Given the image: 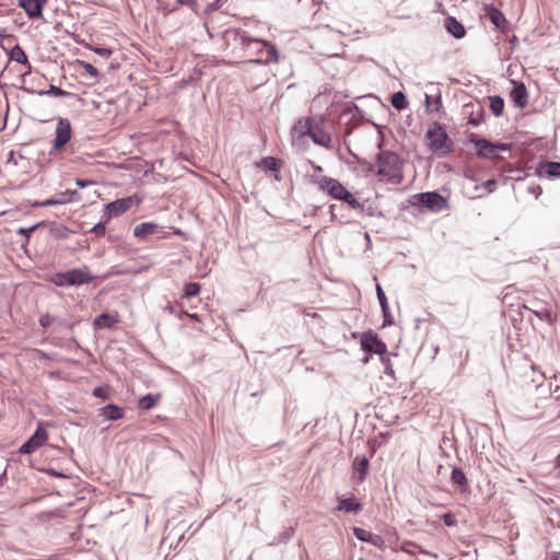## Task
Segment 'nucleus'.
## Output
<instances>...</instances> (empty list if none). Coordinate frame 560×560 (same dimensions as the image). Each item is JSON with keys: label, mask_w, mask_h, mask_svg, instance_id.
Here are the masks:
<instances>
[{"label": "nucleus", "mask_w": 560, "mask_h": 560, "mask_svg": "<svg viewBox=\"0 0 560 560\" xmlns=\"http://www.w3.org/2000/svg\"><path fill=\"white\" fill-rule=\"evenodd\" d=\"M482 187L488 191V192H493L497 187H498V183L495 179H488L486 180L485 183H482Z\"/></svg>", "instance_id": "nucleus-44"}, {"label": "nucleus", "mask_w": 560, "mask_h": 560, "mask_svg": "<svg viewBox=\"0 0 560 560\" xmlns=\"http://www.w3.org/2000/svg\"><path fill=\"white\" fill-rule=\"evenodd\" d=\"M451 480L454 485H457L460 488H465L468 485L466 475L460 468H453Z\"/></svg>", "instance_id": "nucleus-27"}, {"label": "nucleus", "mask_w": 560, "mask_h": 560, "mask_svg": "<svg viewBox=\"0 0 560 560\" xmlns=\"http://www.w3.org/2000/svg\"><path fill=\"white\" fill-rule=\"evenodd\" d=\"M341 201L346 202L351 209L363 211L364 206L359 199H357L349 190L345 195Z\"/></svg>", "instance_id": "nucleus-30"}, {"label": "nucleus", "mask_w": 560, "mask_h": 560, "mask_svg": "<svg viewBox=\"0 0 560 560\" xmlns=\"http://www.w3.org/2000/svg\"><path fill=\"white\" fill-rule=\"evenodd\" d=\"M102 388L101 387H96L94 390H93V395L96 396V397H102Z\"/></svg>", "instance_id": "nucleus-53"}, {"label": "nucleus", "mask_w": 560, "mask_h": 560, "mask_svg": "<svg viewBox=\"0 0 560 560\" xmlns=\"http://www.w3.org/2000/svg\"><path fill=\"white\" fill-rule=\"evenodd\" d=\"M528 191L533 195H535L536 198L539 197V195L542 192V189L539 185L536 186H529Z\"/></svg>", "instance_id": "nucleus-47"}, {"label": "nucleus", "mask_w": 560, "mask_h": 560, "mask_svg": "<svg viewBox=\"0 0 560 560\" xmlns=\"http://www.w3.org/2000/svg\"><path fill=\"white\" fill-rule=\"evenodd\" d=\"M91 50H93L95 54H97L98 56H101L104 59L109 58L113 54L112 49L105 48V47L91 46Z\"/></svg>", "instance_id": "nucleus-41"}, {"label": "nucleus", "mask_w": 560, "mask_h": 560, "mask_svg": "<svg viewBox=\"0 0 560 560\" xmlns=\"http://www.w3.org/2000/svg\"><path fill=\"white\" fill-rule=\"evenodd\" d=\"M557 465L560 466V454L557 457Z\"/></svg>", "instance_id": "nucleus-60"}, {"label": "nucleus", "mask_w": 560, "mask_h": 560, "mask_svg": "<svg viewBox=\"0 0 560 560\" xmlns=\"http://www.w3.org/2000/svg\"><path fill=\"white\" fill-rule=\"evenodd\" d=\"M116 323H118V318L116 315H112L109 313H102L94 319L93 327L95 330L112 328Z\"/></svg>", "instance_id": "nucleus-19"}, {"label": "nucleus", "mask_w": 560, "mask_h": 560, "mask_svg": "<svg viewBox=\"0 0 560 560\" xmlns=\"http://www.w3.org/2000/svg\"><path fill=\"white\" fill-rule=\"evenodd\" d=\"M186 315H187L190 319H192V320H195V322H201L200 316H199L198 314H196V313H192V314H190V313H186Z\"/></svg>", "instance_id": "nucleus-52"}, {"label": "nucleus", "mask_w": 560, "mask_h": 560, "mask_svg": "<svg viewBox=\"0 0 560 560\" xmlns=\"http://www.w3.org/2000/svg\"><path fill=\"white\" fill-rule=\"evenodd\" d=\"M445 28L456 39L463 38L466 34L464 25L453 16L446 18Z\"/></svg>", "instance_id": "nucleus-17"}, {"label": "nucleus", "mask_w": 560, "mask_h": 560, "mask_svg": "<svg viewBox=\"0 0 560 560\" xmlns=\"http://www.w3.org/2000/svg\"><path fill=\"white\" fill-rule=\"evenodd\" d=\"M313 122L311 118H300L295 121V124L292 127L291 136L293 143H304L305 138L310 137L313 129Z\"/></svg>", "instance_id": "nucleus-10"}, {"label": "nucleus", "mask_w": 560, "mask_h": 560, "mask_svg": "<svg viewBox=\"0 0 560 560\" xmlns=\"http://www.w3.org/2000/svg\"><path fill=\"white\" fill-rule=\"evenodd\" d=\"M73 194H75V192L73 191ZM71 195H72V191H65V192L60 194L57 199H70L71 200V198H70Z\"/></svg>", "instance_id": "nucleus-51"}, {"label": "nucleus", "mask_w": 560, "mask_h": 560, "mask_svg": "<svg viewBox=\"0 0 560 560\" xmlns=\"http://www.w3.org/2000/svg\"><path fill=\"white\" fill-rule=\"evenodd\" d=\"M39 94H47V95H52V96H56V97H69V96H72L73 94L70 93V92H67L58 86H55V85H50L49 86V90L47 91H42L39 92Z\"/></svg>", "instance_id": "nucleus-33"}, {"label": "nucleus", "mask_w": 560, "mask_h": 560, "mask_svg": "<svg viewBox=\"0 0 560 560\" xmlns=\"http://www.w3.org/2000/svg\"><path fill=\"white\" fill-rule=\"evenodd\" d=\"M553 393H555V394H556V393H560V388H559V386H557V387H556V389L553 390Z\"/></svg>", "instance_id": "nucleus-61"}, {"label": "nucleus", "mask_w": 560, "mask_h": 560, "mask_svg": "<svg viewBox=\"0 0 560 560\" xmlns=\"http://www.w3.org/2000/svg\"><path fill=\"white\" fill-rule=\"evenodd\" d=\"M514 88L510 92V98L518 108L526 107L528 103V93L524 83L513 81Z\"/></svg>", "instance_id": "nucleus-14"}, {"label": "nucleus", "mask_w": 560, "mask_h": 560, "mask_svg": "<svg viewBox=\"0 0 560 560\" xmlns=\"http://www.w3.org/2000/svg\"><path fill=\"white\" fill-rule=\"evenodd\" d=\"M338 511L346 513H359L362 510V504L357 501L354 497L339 499Z\"/></svg>", "instance_id": "nucleus-20"}, {"label": "nucleus", "mask_w": 560, "mask_h": 560, "mask_svg": "<svg viewBox=\"0 0 560 560\" xmlns=\"http://www.w3.org/2000/svg\"><path fill=\"white\" fill-rule=\"evenodd\" d=\"M184 292L186 298L197 296L200 292V285L196 282H189L185 285Z\"/></svg>", "instance_id": "nucleus-35"}, {"label": "nucleus", "mask_w": 560, "mask_h": 560, "mask_svg": "<svg viewBox=\"0 0 560 560\" xmlns=\"http://www.w3.org/2000/svg\"><path fill=\"white\" fill-rule=\"evenodd\" d=\"M534 314L541 320H545L549 324L553 322V314L551 311L544 308L541 311H534Z\"/></svg>", "instance_id": "nucleus-38"}, {"label": "nucleus", "mask_w": 560, "mask_h": 560, "mask_svg": "<svg viewBox=\"0 0 560 560\" xmlns=\"http://www.w3.org/2000/svg\"><path fill=\"white\" fill-rule=\"evenodd\" d=\"M416 548H417V550H418L420 553H422V555H427V556L433 557V558H435V559L438 558V555L432 553V552H430V551H428V550H424L422 547H420V546H418V545H417V547H416Z\"/></svg>", "instance_id": "nucleus-48"}, {"label": "nucleus", "mask_w": 560, "mask_h": 560, "mask_svg": "<svg viewBox=\"0 0 560 560\" xmlns=\"http://www.w3.org/2000/svg\"><path fill=\"white\" fill-rule=\"evenodd\" d=\"M79 65L84 69V71L92 78L97 79L100 77L98 70L91 63L86 61H79Z\"/></svg>", "instance_id": "nucleus-36"}, {"label": "nucleus", "mask_w": 560, "mask_h": 560, "mask_svg": "<svg viewBox=\"0 0 560 560\" xmlns=\"http://www.w3.org/2000/svg\"><path fill=\"white\" fill-rule=\"evenodd\" d=\"M75 184H77L79 187L84 188V187L89 186L90 184H92V182H89V180H84V179H80V178H78V179L75 180Z\"/></svg>", "instance_id": "nucleus-50"}, {"label": "nucleus", "mask_w": 560, "mask_h": 560, "mask_svg": "<svg viewBox=\"0 0 560 560\" xmlns=\"http://www.w3.org/2000/svg\"><path fill=\"white\" fill-rule=\"evenodd\" d=\"M315 144L322 145L326 149L331 148V137L329 133L313 127L312 133L310 135Z\"/></svg>", "instance_id": "nucleus-21"}, {"label": "nucleus", "mask_w": 560, "mask_h": 560, "mask_svg": "<svg viewBox=\"0 0 560 560\" xmlns=\"http://www.w3.org/2000/svg\"><path fill=\"white\" fill-rule=\"evenodd\" d=\"M368 170H369V171H373V170H374V165H373V164H370Z\"/></svg>", "instance_id": "nucleus-59"}, {"label": "nucleus", "mask_w": 560, "mask_h": 560, "mask_svg": "<svg viewBox=\"0 0 560 560\" xmlns=\"http://www.w3.org/2000/svg\"><path fill=\"white\" fill-rule=\"evenodd\" d=\"M52 282L58 287H69L71 284L70 272L69 270L66 272H58L54 276Z\"/></svg>", "instance_id": "nucleus-31"}, {"label": "nucleus", "mask_w": 560, "mask_h": 560, "mask_svg": "<svg viewBox=\"0 0 560 560\" xmlns=\"http://www.w3.org/2000/svg\"><path fill=\"white\" fill-rule=\"evenodd\" d=\"M490 108L497 117L501 116L504 109V100L501 96L490 97Z\"/></svg>", "instance_id": "nucleus-29"}, {"label": "nucleus", "mask_w": 560, "mask_h": 560, "mask_svg": "<svg viewBox=\"0 0 560 560\" xmlns=\"http://www.w3.org/2000/svg\"><path fill=\"white\" fill-rule=\"evenodd\" d=\"M442 520H443L444 524L450 527L456 526V524H457L455 515L451 512L445 513L442 516Z\"/></svg>", "instance_id": "nucleus-42"}, {"label": "nucleus", "mask_w": 560, "mask_h": 560, "mask_svg": "<svg viewBox=\"0 0 560 560\" xmlns=\"http://www.w3.org/2000/svg\"><path fill=\"white\" fill-rule=\"evenodd\" d=\"M131 198H122V199H117L113 202H109L107 206H106V217L107 219H110L113 217H119L120 214L125 213L126 211L129 210V208L131 207Z\"/></svg>", "instance_id": "nucleus-13"}, {"label": "nucleus", "mask_w": 560, "mask_h": 560, "mask_svg": "<svg viewBox=\"0 0 560 560\" xmlns=\"http://www.w3.org/2000/svg\"><path fill=\"white\" fill-rule=\"evenodd\" d=\"M429 149L439 155H446L454 151V142L440 122H433L427 133Z\"/></svg>", "instance_id": "nucleus-2"}, {"label": "nucleus", "mask_w": 560, "mask_h": 560, "mask_svg": "<svg viewBox=\"0 0 560 560\" xmlns=\"http://www.w3.org/2000/svg\"><path fill=\"white\" fill-rule=\"evenodd\" d=\"M410 202L413 206H422L433 212H440L448 208L446 198L436 191L415 194Z\"/></svg>", "instance_id": "nucleus-4"}, {"label": "nucleus", "mask_w": 560, "mask_h": 560, "mask_svg": "<svg viewBox=\"0 0 560 560\" xmlns=\"http://www.w3.org/2000/svg\"><path fill=\"white\" fill-rule=\"evenodd\" d=\"M392 105L398 109V110H401V109H405L408 107L409 105V102L407 100V96L405 93L402 92H396L392 95Z\"/></svg>", "instance_id": "nucleus-26"}, {"label": "nucleus", "mask_w": 560, "mask_h": 560, "mask_svg": "<svg viewBox=\"0 0 560 560\" xmlns=\"http://www.w3.org/2000/svg\"><path fill=\"white\" fill-rule=\"evenodd\" d=\"M70 272V280L72 285H80L84 283H90L94 277H92L86 269H71Z\"/></svg>", "instance_id": "nucleus-18"}, {"label": "nucleus", "mask_w": 560, "mask_h": 560, "mask_svg": "<svg viewBox=\"0 0 560 560\" xmlns=\"http://www.w3.org/2000/svg\"><path fill=\"white\" fill-rule=\"evenodd\" d=\"M101 415L108 420H118L124 417V410L116 405H107L101 409Z\"/></svg>", "instance_id": "nucleus-24"}, {"label": "nucleus", "mask_w": 560, "mask_h": 560, "mask_svg": "<svg viewBox=\"0 0 560 560\" xmlns=\"http://www.w3.org/2000/svg\"><path fill=\"white\" fill-rule=\"evenodd\" d=\"M48 439L47 431L38 427L34 434L21 445L19 448L20 454H32L37 451L40 446H43Z\"/></svg>", "instance_id": "nucleus-9"}, {"label": "nucleus", "mask_w": 560, "mask_h": 560, "mask_svg": "<svg viewBox=\"0 0 560 560\" xmlns=\"http://www.w3.org/2000/svg\"><path fill=\"white\" fill-rule=\"evenodd\" d=\"M159 399H160V395L154 396L152 394H148V395L143 396L142 398H140L139 408H141L143 410H149L152 407H154V405L158 402Z\"/></svg>", "instance_id": "nucleus-28"}, {"label": "nucleus", "mask_w": 560, "mask_h": 560, "mask_svg": "<svg viewBox=\"0 0 560 560\" xmlns=\"http://www.w3.org/2000/svg\"><path fill=\"white\" fill-rule=\"evenodd\" d=\"M10 58L21 65H27L30 67L27 56L20 45H15L11 49Z\"/></svg>", "instance_id": "nucleus-25"}, {"label": "nucleus", "mask_w": 560, "mask_h": 560, "mask_svg": "<svg viewBox=\"0 0 560 560\" xmlns=\"http://www.w3.org/2000/svg\"><path fill=\"white\" fill-rule=\"evenodd\" d=\"M72 138V127L68 118L59 117L55 129V139L49 151L50 155L61 152Z\"/></svg>", "instance_id": "nucleus-5"}, {"label": "nucleus", "mask_w": 560, "mask_h": 560, "mask_svg": "<svg viewBox=\"0 0 560 560\" xmlns=\"http://www.w3.org/2000/svg\"><path fill=\"white\" fill-rule=\"evenodd\" d=\"M91 232L97 236H103L106 233V226L103 222H100L91 229Z\"/></svg>", "instance_id": "nucleus-43"}, {"label": "nucleus", "mask_w": 560, "mask_h": 560, "mask_svg": "<svg viewBox=\"0 0 560 560\" xmlns=\"http://www.w3.org/2000/svg\"><path fill=\"white\" fill-rule=\"evenodd\" d=\"M52 322H54V318L48 314H45V315L40 316V318H39V325L43 328H47L48 326H50V324Z\"/></svg>", "instance_id": "nucleus-46"}, {"label": "nucleus", "mask_w": 560, "mask_h": 560, "mask_svg": "<svg viewBox=\"0 0 560 560\" xmlns=\"http://www.w3.org/2000/svg\"><path fill=\"white\" fill-rule=\"evenodd\" d=\"M318 188L325 192H327L331 198L336 200L343 199L347 194V188L336 178L328 176H320L315 179Z\"/></svg>", "instance_id": "nucleus-8"}, {"label": "nucleus", "mask_w": 560, "mask_h": 560, "mask_svg": "<svg viewBox=\"0 0 560 560\" xmlns=\"http://www.w3.org/2000/svg\"><path fill=\"white\" fill-rule=\"evenodd\" d=\"M383 366H384V373L393 378H395V371L393 369V365H392V362H390V359L389 357L386 354L382 355L380 358Z\"/></svg>", "instance_id": "nucleus-34"}, {"label": "nucleus", "mask_w": 560, "mask_h": 560, "mask_svg": "<svg viewBox=\"0 0 560 560\" xmlns=\"http://www.w3.org/2000/svg\"><path fill=\"white\" fill-rule=\"evenodd\" d=\"M179 3L184 4L187 3L189 0H177Z\"/></svg>", "instance_id": "nucleus-58"}, {"label": "nucleus", "mask_w": 560, "mask_h": 560, "mask_svg": "<svg viewBox=\"0 0 560 560\" xmlns=\"http://www.w3.org/2000/svg\"><path fill=\"white\" fill-rule=\"evenodd\" d=\"M468 122L474 125V126H478L479 125V121L477 119H475V118H469Z\"/></svg>", "instance_id": "nucleus-55"}, {"label": "nucleus", "mask_w": 560, "mask_h": 560, "mask_svg": "<svg viewBox=\"0 0 560 560\" xmlns=\"http://www.w3.org/2000/svg\"><path fill=\"white\" fill-rule=\"evenodd\" d=\"M369 360H370V355L368 354L364 359H362V362L364 364H366L369 362Z\"/></svg>", "instance_id": "nucleus-57"}, {"label": "nucleus", "mask_w": 560, "mask_h": 560, "mask_svg": "<svg viewBox=\"0 0 560 560\" xmlns=\"http://www.w3.org/2000/svg\"><path fill=\"white\" fill-rule=\"evenodd\" d=\"M468 141L475 145L479 158H492L498 150L508 151L510 149L506 143H492L487 139H479L476 133H470Z\"/></svg>", "instance_id": "nucleus-6"}, {"label": "nucleus", "mask_w": 560, "mask_h": 560, "mask_svg": "<svg viewBox=\"0 0 560 560\" xmlns=\"http://www.w3.org/2000/svg\"><path fill=\"white\" fill-rule=\"evenodd\" d=\"M36 228H37V225H33V226H31L30 229H23V228H21V229L19 230V233H21V234H24V235L28 236V233H30V232L35 231V230H36Z\"/></svg>", "instance_id": "nucleus-49"}, {"label": "nucleus", "mask_w": 560, "mask_h": 560, "mask_svg": "<svg viewBox=\"0 0 560 560\" xmlns=\"http://www.w3.org/2000/svg\"><path fill=\"white\" fill-rule=\"evenodd\" d=\"M490 19L492 21V23L497 26V27H500L501 24L503 22H505V18L504 15L497 9H492L491 12H490Z\"/></svg>", "instance_id": "nucleus-37"}, {"label": "nucleus", "mask_w": 560, "mask_h": 560, "mask_svg": "<svg viewBox=\"0 0 560 560\" xmlns=\"http://www.w3.org/2000/svg\"><path fill=\"white\" fill-rule=\"evenodd\" d=\"M238 38H240V44L242 46L243 49H250L252 48V45H262L265 47L264 48H258L256 50L257 54H262L265 52L266 54V57L265 58H257V59H252L249 60L250 63H257V65H268V63H277L279 58H278V50L276 48L275 45L268 43V42H265V40H259L257 38H253L250 36H248L246 34V32H240L238 34Z\"/></svg>", "instance_id": "nucleus-3"}, {"label": "nucleus", "mask_w": 560, "mask_h": 560, "mask_svg": "<svg viewBox=\"0 0 560 560\" xmlns=\"http://www.w3.org/2000/svg\"><path fill=\"white\" fill-rule=\"evenodd\" d=\"M353 480L362 483L370 471V462L365 456H355L352 463Z\"/></svg>", "instance_id": "nucleus-11"}, {"label": "nucleus", "mask_w": 560, "mask_h": 560, "mask_svg": "<svg viewBox=\"0 0 560 560\" xmlns=\"http://www.w3.org/2000/svg\"><path fill=\"white\" fill-rule=\"evenodd\" d=\"M539 175H547L550 178L560 177V163L559 162H544L538 167Z\"/></svg>", "instance_id": "nucleus-22"}, {"label": "nucleus", "mask_w": 560, "mask_h": 560, "mask_svg": "<svg viewBox=\"0 0 560 560\" xmlns=\"http://www.w3.org/2000/svg\"><path fill=\"white\" fill-rule=\"evenodd\" d=\"M376 294H377V299H378V302H380V305H381V308H382V313H383V316L385 318L384 320V324H393V319L390 318V314H389V306H388V303H387V299H386V295L382 289V287L377 283L376 284Z\"/></svg>", "instance_id": "nucleus-23"}, {"label": "nucleus", "mask_w": 560, "mask_h": 560, "mask_svg": "<svg viewBox=\"0 0 560 560\" xmlns=\"http://www.w3.org/2000/svg\"><path fill=\"white\" fill-rule=\"evenodd\" d=\"M377 175L395 185L404 180L402 162L400 158L392 152L384 151L376 155Z\"/></svg>", "instance_id": "nucleus-1"}, {"label": "nucleus", "mask_w": 560, "mask_h": 560, "mask_svg": "<svg viewBox=\"0 0 560 560\" xmlns=\"http://www.w3.org/2000/svg\"><path fill=\"white\" fill-rule=\"evenodd\" d=\"M70 199H56V198H49L38 203L40 207H49V206H56V205H65L69 202Z\"/></svg>", "instance_id": "nucleus-39"}, {"label": "nucleus", "mask_w": 560, "mask_h": 560, "mask_svg": "<svg viewBox=\"0 0 560 560\" xmlns=\"http://www.w3.org/2000/svg\"><path fill=\"white\" fill-rule=\"evenodd\" d=\"M315 170L316 171H322V167L320 166H315Z\"/></svg>", "instance_id": "nucleus-62"}, {"label": "nucleus", "mask_w": 560, "mask_h": 560, "mask_svg": "<svg viewBox=\"0 0 560 560\" xmlns=\"http://www.w3.org/2000/svg\"><path fill=\"white\" fill-rule=\"evenodd\" d=\"M425 105L429 112H438L441 107V96H438L434 100V107H431V97L428 94H425Z\"/></svg>", "instance_id": "nucleus-40"}, {"label": "nucleus", "mask_w": 560, "mask_h": 560, "mask_svg": "<svg viewBox=\"0 0 560 560\" xmlns=\"http://www.w3.org/2000/svg\"><path fill=\"white\" fill-rule=\"evenodd\" d=\"M40 3V9L43 10L44 5L48 2V0H37Z\"/></svg>", "instance_id": "nucleus-56"}, {"label": "nucleus", "mask_w": 560, "mask_h": 560, "mask_svg": "<svg viewBox=\"0 0 560 560\" xmlns=\"http://www.w3.org/2000/svg\"><path fill=\"white\" fill-rule=\"evenodd\" d=\"M7 477V469H4L1 474H0V485L2 486L3 483V480L5 479Z\"/></svg>", "instance_id": "nucleus-54"}, {"label": "nucleus", "mask_w": 560, "mask_h": 560, "mask_svg": "<svg viewBox=\"0 0 560 560\" xmlns=\"http://www.w3.org/2000/svg\"><path fill=\"white\" fill-rule=\"evenodd\" d=\"M18 5L22 8L32 20L43 18L40 3L37 0H18Z\"/></svg>", "instance_id": "nucleus-16"}, {"label": "nucleus", "mask_w": 560, "mask_h": 560, "mask_svg": "<svg viewBox=\"0 0 560 560\" xmlns=\"http://www.w3.org/2000/svg\"><path fill=\"white\" fill-rule=\"evenodd\" d=\"M163 226L153 223V222H143L135 226L133 229V235L139 238H145L149 235L153 234H162Z\"/></svg>", "instance_id": "nucleus-15"}, {"label": "nucleus", "mask_w": 560, "mask_h": 560, "mask_svg": "<svg viewBox=\"0 0 560 560\" xmlns=\"http://www.w3.org/2000/svg\"><path fill=\"white\" fill-rule=\"evenodd\" d=\"M360 345L361 349L369 355L380 354L382 357L387 353L386 343L371 330L362 334Z\"/></svg>", "instance_id": "nucleus-7"}, {"label": "nucleus", "mask_w": 560, "mask_h": 560, "mask_svg": "<svg viewBox=\"0 0 560 560\" xmlns=\"http://www.w3.org/2000/svg\"><path fill=\"white\" fill-rule=\"evenodd\" d=\"M353 534L361 541L369 542L381 550L385 549V540L381 535L372 534L371 532L359 527L353 528Z\"/></svg>", "instance_id": "nucleus-12"}, {"label": "nucleus", "mask_w": 560, "mask_h": 560, "mask_svg": "<svg viewBox=\"0 0 560 560\" xmlns=\"http://www.w3.org/2000/svg\"><path fill=\"white\" fill-rule=\"evenodd\" d=\"M416 547H417V544H415L412 541H406L402 544L401 550L409 555H415V550L417 549Z\"/></svg>", "instance_id": "nucleus-45"}, {"label": "nucleus", "mask_w": 560, "mask_h": 560, "mask_svg": "<svg viewBox=\"0 0 560 560\" xmlns=\"http://www.w3.org/2000/svg\"><path fill=\"white\" fill-rule=\"evenodd\" d=\"M258 166L265 168V170H268V171H272V172H277L279 170V163H278V160L272 158V156H267V158H264L259 163H258Z\"/></svg>", "instance_id": "nucleus-32"}]
</instances>
